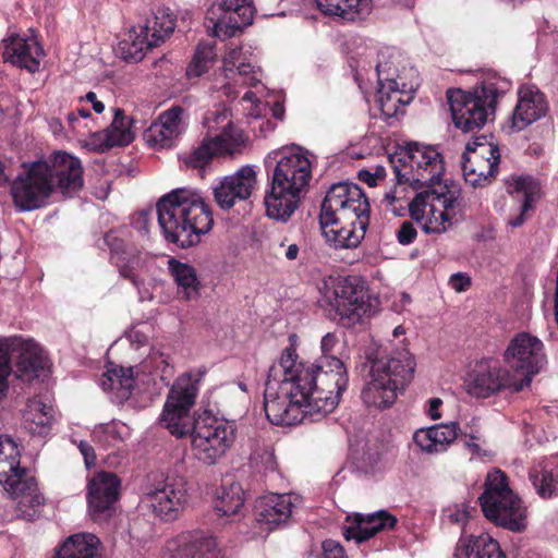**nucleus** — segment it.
Instances as JSON below:
<instances>
[{
	"label": "nucleus",
	"mask_w": 558,
	"mask_h": 558,
	"mask_svg": "<svg viewBox=\"0 0 558 558\" xmlns=\"http://www.w3.org/2000/svg\"><path fill=\"white\" fill-rule=\"evenodd\" d=\"M196 383L189 374L175 380L167 397L160 424L178 438L191 435L196 458L213 465L231 447L234 440L233 428L226 423L207 424L193 418L191 409L197 395Z\"/></svg>",
	"instance_id": "f257e3e1"
},
{
	"label": "nucleus",
	"mask_w": 558,
	"mask_h": 558,
	"mask_svg": "<svg viewBox=\"0 0 558 558\" xmlns=\"http://www.w3.org/2000/svg\"><path fill=\"white\" fill-rule=\"evenodd\" d=\"M369 213L368 199L357 184H332L320 206L323 235L335 248L357 247L369 225Z\"/></svg>",
	"instance_id": "f03ea898"
},
{
	"label": "nucleus",
	"mask_w": 558,
	"mask_h": 558,
	"mask_svg": "<svg viewBox=\"0 0 558 558\" xmlns=\"http://www.w3.org/2000/svg\"><path fill=\"white\" fill-rule=\"evenodd\" d=\"M157 214L165 239L182 248L198 244L214 225L211 210L203 197L186 189L162 196L157 203Z\"/></svg>",
	"instance_id": "7ed1b4c3"
},
{
	"label": "nucleus",
	"mask_w": 558,
	"mask_h": 558,
	"mask_svg": "<svg viewBox=\"0 0 558 558\" xmlns=\"http://www.w3.org/2000/svg\"><path fill=\"white\" fill-rule=\"evenodd\" d=\"M281 357H289L292 363L289 371L305 392L310 410L323 416L332 412L348 386L343 362L336 356H325L320 357L318 364L305 365L296 361L298 354L290 348L282 352Z\"/></svg>",
	"instance_id": "20e7f679"
},
{
	"label": "nucleus",
	"mask_w": 558,
	"mask_h": 558,
	"mask_svg": "<svg viewBox=\"0 0 558 558\" xmlns=\"http://www.w3.org/2000/svg\"><path fill=\"white\" fill-rule=\"evenodd\" d=\"M280 155L272 171L270 191L264 203L269 218L286 222L298 207L300 193L308 185L312 167L308 158L300 151Z\"/></svg>",
	"instance_id": "39448f33"
},
{
	"label": "nucleus",
	"mask_w": 558,
	"mask_h": 558,
	"mask_svg": "<svg viewBox=\"0 0 558 558\" xmlns=\"http://www.w3.org/2000/svg\"><path fill=\"white\" fill-rule=\"evenodd\" d=\"M289 357H280L268 371L264 392V410L267 418L275 425L291 426L300 423L304 415H313L307 407L305 392L290 373Z\"/></svg>",
	"instance_id": "423d86ee"
},
{
	"label": "nucleus",
	"mask_w": 558,
	"mask_h": 558,
	"mask_svg": "<svg viewBox=\"0 0 558 558\" xmlns=\"http://www.w3.org/2000/svg\"><path fill=\"white\" fill-rule=\"evenodd\" d=\"M414 369V357L405 349L374 359L371 362V380L362 390L364 403L379 409L391 407L397 391L412 379Z\"/></svg>",
	"instance_id": "0eeeda50"
},
{
	"label": "nucleus",
	"mask_w": 558,
	"mask_h": 558,
	"mask_svg": "<svg viewBox=\"0 0 558 558\" xmlns=\"http://www.w3.org/2000/svg\"><path fill=\"white\" fill-rule=\"evenodd\" d=\"M0 484L17 501V508L26 519H33L44 498L37 483L20 466V450L14 440L0 435Z\"/></svg>",
	"instance_id": "6e6552de"
},
{
	"label": "nucleus",
	"mask_w": 558,
	"mask_h": 558,
	"mask_svg": "<svg viewBox=\"0 0 558 558\" xmlns=\"http://www.w3.org/2000/svg\"><path fill=\"white\" fill-rule=\"evenodd\" d=\"M484 486L485 489L478 498L484 515L509 531L525 530V508L509 487L506 473L495 469L487 474Z\"/></svg>",
	"instance_id": "1a4fd4ad"
},
{
	"label": "nucleus",
	"mask_w": 558,
	"mask_h": 558,
	"mask_svg": "<svg viewBox=\"0 0 558 558\" xmlns=\"http://www.w3.org/2000/svg\"><path fill=\"white\" fill-rule=\"evenodd\" d=\"M397 184L408 183L414 189L434 185L444 173L441 155L430 146L409 143L389 155Z\"/></svg>",
	"instance_id": "9d476101"
},
{
	"label": "nucleus",
	"mask_w": 558,
	"mask_h": 558,
	"mask_svg": "<svg viewBox=\"0 0 558 558\" xmlns=\"http://www.w3.org/2000/svg\"><path fill=\"white\" fill-rule=\"evenodd\" d=\"M499 95L490 82L483 83L473 93L448 89L447 100L456 128L465 133L482 129L494 114Z\"/></svg>",
	"instance_id": "9b49d317"
},
{
	"label": "nucleus",
	"mask_w": 558,
	"mask_h": 558,
	"mask_svg": "<svg viewBox=\"0 0 558 558\" xmlns=\"http://www.w3.org/2000/svg\"><path fill=\"white\" fill-rule=\"evenodd\" d=\"M15 357V375L23 381H33L44 373L47 359L40 347L33 340L19 337L0 339V401L9 391L11 361Z\"/></svg>",
	"instance_id": "f8f14e48"
},
{
	"label": "nucleus",
	"mask_w": 558,
	"mask_h": 558,
	"mask_svg": "<svg viewBox=\"0 0 558 558\" xmlns=\"http://www.w3.org/2000/svg\"><path fill=\"white\" fill-rule=\"evenodd\" d=\"M143 501L155 517L174 521L189 506L187 480L177 473L157 474L146 486Z\"/></svg>",
	"instance_id": "ddd939ff"
},
{
	"label": "nucleus",
	"mask_w": 558,
	"mask_h": 558,
	"mask_svg": "<svg viewBox=\"0 0 558 558\" xmlns=\"http://www.w3.org/2000/svg\"><path fill=\"white\" fill-rule=\"evenodd\" d=\"M24 171L12 182L11 194L15 206L23 211L43 207L53 191V184L47 177L48 166L35 161L23 163Z\"/></svg>",
	"instance_id": "4468645a"
},
{
	"label": "nucleus",
	"mask_w": 558,
	"mask_h": 558,
	"mask_svg": "<svg viewBox=\"0 0 558 558\" xmlns=\"http://www.w3.org/2000/svg\"><path fill=\"white\" fill-rule=\"evenodd\" d=\"M175 28V19L168 8H159L154 13L153 26L148 23L141 25L138 31L133 29L129 39L120 43L124 59L138 62L143 60L147 50L158 47Z\"/></svg>",
	"instance_id": "2eb2a0df"
},
{
	"label": "nucleus",
	"mask_w": 558,
	"mask_h": 558,
	"mask_svg": "<svg viewBox=\"0 0 558 558\" xmlns=\"http://www.w3.org/2000/svg\"><path fill=\"white\" fill-rule=\"evenodd\" d=\"M543 349L542 341L527 332H519L506 349L505 362L514 371L512 375H515L522 388L530 386L533 375L544 365Z\"/></svg>",
	"instance_id": "dca6fc26"
},
{
	"label": "nucleus",
	"mask_w": 558,
	"mask_h": 558,
	"mask_svg": "<svg viewBox=\"0 0 558 558\" xmlns=\"http://www.w3.org/2000/svg\"><path fill=\"white\" fill-rule=\"evenodd\" d=\"M326 299L335 310L333 319L343 326H353L361 320L369 305L365 293L348 278L338 277L325 282Z\"/></svg>",
	"instance_id": "f3484780"
},
{
	"label": "nucleus",
	"mask_w": 558,
	"mask_h": 558,
	"mask_svg": "<svg viewBox=\"0 0 558 558\" xmlns=\"http://www.w3.org/2000/svg\"><path fill=\"white\" fill-rule=\"evenodd\" d=\"M217 122H225L226 125L220 134L215 137H204L202 143L193 148L190 154L182 158L183 162L191 168H204L210 162L215 155H235L241 151L244 143L240 131L231 128V121L226 110L215 112Z\"/></svg>",
	"instance_id": "a211bd4d"
},
{
	"label": "nucleus",
	"mask_w": 558,
	"mask_h": 558,
	"mask_svg": "<svg viewBox=\"0 0 558 558\" xmlns=\"http://www.w3.org/2000/svg\"><path fill=\"white\" fill-rule=\"evenodd\" d=\"M469 395L476 398H488L501 390L521 391L522 384L515 375L489 361L478 362L465 381Z\"/></svg>",
	"instance_id": "6ab92c4d"
},
{
	"label": "nucleus",
	"mask_w": 558,
	"mask_h": 558,
	"mask_svg": "<svg viewBox=\"0 0 558 558\" xmlns=\"http://www.w3.org/2000/svg\"><path fill=\"white\" fill-rule=\"evenodd\" d=\"M120 480L110 472L96 473L87 484L88 513L95 522H102L113 514L119 498Z\"/></svg>",
	"instance_id": "aec40b11"
},
{
	"label": "nucleus",
	"mask_w": 558,
	"mask_h": 558,
	"mask_svg": "<svg viewBox=\"0 0 558 558\" xmlns=\"http://www.w3.org/2000/svg\"><path fill=\"white\" fill-rule=\"evenodd\" d=\"M255 184L256 172L252 167L244 166L219 182L214 189L215 201L221 209L229 210L236 202L250 198Z\"/></svg>",
	"instance_id": "412c9836"
},
{
	"label": "nucleus",
	"mask_w": 558,
	"mask_h": 558,
	"mask_svg": "<svg viewBox=\"0 0 558 558\" xmlns=\"http://www.w3.org/2000/svg\"><path fill=\"white\" fill-rule=\"evenodd\" d=\"M43 162L48 166L47 177L53 189L58 186L62 193L70 194L82 187L83 170L77 158L66 153H57Z\"/></svg>",
	"instance_id": "4be33fe9"
},
{
	"label": "nucleus",
	"mask_w": 558,
	"mask_h": 558,
	"mask_svg": "<svg viewBox=\"0 0 558 558\" xmlns=\"http://www.w3.org/2000/svg\"><path fill=\"white\" fill-rule=\"evenodd\" d=\"M185 110L180 106H173L159 116V121L153 123L144 133V138L149 146L169 148L174 140L184 131Z\"/></svg>",
	"instance_id": "5701e85b"
},
{
	"label": "nucleus",
	"mask_w": 558,
	"mask_h": 558,
	"mask_svg": "<svg viewBox=\"0 0 558 558\" xmlns=\"http://www.w3.org/2000/svg\"><path fill=\"white\" fill-rule=\"evenodd\" d=\"M345 521L350 525L343 527L344 538L347 541L355 539L359 544L369 539L380 531L393 529L397 523L396 517L385 510L368 514H348Z\"/></svg>",
	"instance_id": "b1692460"
},
{
	"label": "nucleus",
	"mask_w": 558,
	"mask_h": 558,
	"mask_svg": "<svg viewBox=\"0 0 558 558\" xmlns=\"http://www.w3.org/2000/svg\"><path fill=\"white\" fill-rule=\"evenodd\" d=\"M518 104L512 112V126L521 131L546 116L548 104L545 95L536 87L524 85L518 92Z\"/></svg>",
	"instance_id": "393cba45"
},
{
	"label": "nucleus",
	"mask_w": 558,
	"mask_h": 558,
	"mask_svg": "<svg viewBox=\"0 0 558 558\" xmlns=\"http://www.w3.org/2000/svg\"><path fill=\"white\" fill-rule=\"evenodd\" d=\"M293 508L292 495L269 494L256 500L255 515L259 523L274 529L289 522Z\"/></svg>",
	"instance_id": "a878e982"
},
{
	"label": "nucleus",
	"mask_w": 558,
	"mask_h": 558,
	"mask_svg": "<svg viewBox=\"0 0 558 558\" xmlns=\"http://www.w3.org/2000/svg\"><path fill=\"white\" fill-rule=\"evenodd\" d=\"M44 54L43 48L39 46L35 37L12 36L4 46L3 58L21 68L35 72L39 66V58Z\"/></svg>",
	"instance_id": "bb28decb"
},
{
	"label": "nucleus",
	"mask_w": 558,
	"mask_h": 558,
	"mask_svg": "<svg viewBox=\"0 0 558 558\" xmlns=\"http://www.w3.org/2000/svg\"><path fill=\"white\" fill-rule=\"evenodd\" d=\"M454 558H506L499 543L488 534L462 536L456 546Z\"/></svg>",
	"instance_id": "cd10ccee"
},
{
	"label": "nucleus",
	"mask_w": 558,
	"mask_h": 558,
	"mask_svg": "<svg viewBox=\"0 0 558 558\" xmlns=\"http://www.w3.org/2000/svg\"><path fill=\"white\" fill-rule=\"evenodd\" d=\"M459 425L456 422L434 425L427 429L417 430L414 434V441L424 451L439 452L458 437Z\"/></svg>",
	"instance_id": "c85d7f7f"
},
{
	"label": "nucleus",
	"mask_w": 558,
	"mask_h": 558,
	"mask_svg": "<svg viewBox=\"0 0 558 558\" xmlns=\"http://www.w3.org/2000/svg\"><path fill=\"white\" fill-rule=\"evenodd\" d=\"M168 268L178 284V293L186 301L196 300L199 296L201 282L197 279L195 269L178 259L170 258Z\"/></svg>",
	"instance_id": "c756f323"
},
{
	"label": "nucleus",
	"mask_w": 558,
	"mask_h": 558,
	"mask_svg": "<svg viewBox=\"0 0 558 558\" xmlns=\"http://www.w3.org/2000/svg\"><path fill=\"white\" fill-rule=\"evenodd\" d=\"M100 385L105 391H112L122 403L130 398L135 386L133 368H108L102 374Z\"/></svg>",
	"instance_id": "7c9ffc66"
},
{
	"label": "nucleus",
	"mask_w": 558,
	"mask_h": 558,
	"mask_svg": "<svg viewBox=\"0 0 558 558\" xmlns=\"http://www.w3.org/2000/svg\"><path fill=\"white\" fill-rule=\"evenodd\" d=\"M99 544L94 534H74L63 543L54 558H98Z\"/></svg>",
	"instance_id": "2f4dec72"
},
{
	"label": "nucleus",
	"mask_w": 558,
	"mask_h": 558,
	"mask_svg": "<svg viewBox=\"0 0 558 558\" xmlns=\"http://www.w3.org/2000/svg\"><path fill=\"white\" fill-rule=\"evenodd\" d=\"M318 9L326 15L355 21L371 11V0H316Z\"/></svg>",
	"instance_id": "473e14b6"
},
{
	"label": "nucleus",
	"mask_w": 558,
	"mask_h": 558,
	"mask_svg": "<svg viewBox=\"0 0 558 558\" xmlns=\"http://www.w3.org/2000/svg\"><path fill=\"white\" fill-rule=\"evenodd\" d=\"M507 191L512 195L517 194L519 201L522 202L520 215L509 221L511 227L518 228L525 221L524 215L532 208L537 197L538 185L531 177H518L508 183Z\"/></svg>",
	"instance_id": "72a5a7b5"
},
{
	"label": "nucleus",
	"mask_w": 558,
	"mask_h": 558,
	"mask_svg": "<svg viewBox=\"0 0 558 558\" xmlns=\"http://www.w3.org/2000/svg\"><path fill=\"white\" fill-rule=\"evenodd\" d=\"M134 138V133L130 128V121L124 116L122 109L114 110V118L110 126L105 131L102 145L105 148L129 145Z\"/></svg>",
	"instance_id": "f704fd0d"
},
{
	"label": "nucleus",
	"mask_w": 558,
	"mask_h": 558,
	"mask_svg": "<svg viewBox=\"0 0 558 558\" xmlns=\"http://www.w3.org/2000/svg\"><path fill=\"white\" fill-rule=\"evenodd\" d=\"M244 505V493L239 483L221 486L215 501V510L220 517L236 514Z\"/></svg>",
	"instance_id": "c9c22d12"
},
{
	"label": "nucleus",
	"mask_w": 558,
	"mask_h": 558,
	"mask_svg": "<svg viewBox=\"0 0 558 558\" xmlns=\"http://www.w3.org/2000/svg\"><path fill=\"white\" fill-rule=\"evenodd\" d=\"M462 159L465 161H495L499 163L500 153L498 145L494 144L485 135L474 137L466 143Z\"/></svg>",
	"instance_id": "e433bc0d"
},
{
	"label": "nucleus",
	"mask_w": 558,
	"mask_h": 558,
	"mask_svg": "<svg viewBox=\"0 0 558 558\" xmlns=\"http://www.w3.org/2000/svg\"><path fill=\"white\" fill-rule=\"evenodd\" d=\"M497 170L498 163H495V161H465L462 159L464 180L474 187L488 182Z\"/></svg>",
	"instance_id": "4c0bfd02"
},
{
	"label": "nucleus",
	"mask_w": 558,
	"mask_h": 558,
	"mask_svg": "<svg viewBox=\"0 0 558 558\" xmlns=\"http://www.w3.org/2000/svg\"><path fill=\"white\" fill-rule=\"evenodd\" d=\"M216 541L211 537L195 538L181 545L170 558H214Z\"/></svg>",
	"instance_id": "58836bf2"
},
{
	"label": "nucleus",
	"mask_w": 558,
	"mask_h": 558,
	"mask_svg": "<svg viewBox=\"0 0 558 558\" xmlns=\"http://www.w3.org/2000/svg\"><path fill=\"white\" fill-rule=\"evenodd\" d=\"M216 60L214 46L209 43H199L194 57L186 68V75L196 78L206 73Z\"/></svg>",
	"instance_id": "ea45409f"
},
{
	"label": "nucleus",
	"mask_w": 558,
	"mask_h": 558,
	"mask_svg": "<svg viewBox=\"0 0 558 558\" xmlns=\"http://www.w3.org/2000/svg\"><path fill=\"white\" fill-rule=\"evenodd\" d=\"M52 412L51 407L46 405L40 400H33L28 404L26 420L35 423L37 427H40L39 433H43V429L47 428L52 422Z\"/></svg>",
	"instance_id": "a19ab883"
},
{
	"label": "nucleus",
	"mask_w": 558,
	"mask_h": 558,
	"mask_svg": "<svg viewBox=\"0 0 558 558\" xmlns=\"http://www.w3.org/2000/svg\"><path fill=\"white\" fill-rule=\"evenodd\" d=\"M530 481L541 497H551L558 489V480L551 472L535 471L530 473Z\"/></svg>",
	"instance_id": "79ce46f5"
},
{
	"label": "nucleus",
	"mask_w": 558,
	"mask_h": 558,
	"mask_svg": "<svg viewBox=\"0 0 558 558\" xmlns=\"http://www.w3.org/2000/svg\"><path fill=\"white\" fill-rule=\"evenodd\" d=\"M244 28V25L240 23L239 17L234 14V12L227 13L223 16L219 17L217 22L214 24V34L216 36L223 35L225 37H233L238 33H241Z\"/></svg>",
	"instance_id": "37998d69"
},
{
	"label": "nucleus",
	"mask_w": 558,
	"mask_h": 558,
	"mask_svg": "<svg viewBox=\"0 0 558 558\" xmlns=\"http://www.w3.org/2000/svg\"><path fill=\"white\" fill-rule=\"evenodd\" d=\"M430 217L425 226V231L433 233H441L452 225L453 216L447 210H436L435 205L430 204Z\"/></svg>",
	"instance_id": "c03bdc74"
},
{
	"label": "nucleus",
	"mask_w": 558,
	"mask_h": 558,
	"mask_svg": "<svg viewBox=\"0 0 558 558\" xmlns=\"http://www.w3.org/2000/svg\"><path fill=\"white\" fill-rule=\"evenodd\" d=\"M471 517L469 507L464 504L449 507L445 511V518L453 524L464 525Z\"/></svg>",
	"instance_id": "a18cd8bd"
},
{
	"label": "nucleus",
	"mask_w": 558,
	"mask_h": 558,
	"mask_svg": "<svg viewBox=\"0 0 558 558\" xmlns=\"http://www.w3.org/2000/svg\"><path fill=\"white\" fill-rule=\"evenodd\" d=\"M396 235L401 245H409L415 240L417 231L411 221H403Z\"/></svg>",
	"instance_id": "49530a36"
},
{
	"label": "nucleus",
	"mask_w": 558,
	"mask_h": 558,
	"mask_svg": "<svg viewBox=\"0 0 558 558\" xmlns=\"http://www.w3.org/2000/svg\"><path fill=\"white\" fill-rule=\"evenodd\" d=\"M322 558H345L343 547L333 539H326L323 543Z\"/></svg>",
	"instance_id": "de8ad7c7"
},
{
	"label": "nucleus",
	"mask_w": 558,
	"mask_h": 558,
	"mask_svg": "<svg viewBox=\"0 0 558 558\" xmlns=\"http://www.w3.org/2000/svg\"><path fill=\"white\" fill-rule=\"evenodd\" d=\"M397 102H400V98L398 97L397 93H395V95H388L387 99H385L383 95L379 97L380 109L383 113L388 117L396 114Z\"/></svg>",
	"instance_id": "09e8293b"
},
{
	"label": "nucleus",
	"mask_w": 558,
	"mask_h": 558,
	"mask_svg": "<svg viewBox=\"0 0 558 558\" xmlns=\"http://www.w3.org/2000/svg\"><path fill=\"white\" fill-rule=\"evenodd\" d=\"M234 14L239 17L240 23H242L244 27L251 25L253 22V8L250 3H246L245 0H242V3L238 7Z\"/></svg>",
	"instance_id": "8fccbe9b"
},
{
	"label": "nucleus",
	"mask_w": 558,
	"mask_h": 558,
	"mask_svg": "<svg viewBox=\"0 0 558 558\" xmlns=\"http://www.w3.org/2000/svg\"><path fill=\"white\" fill-rule=\"evenodd\" d=\"M449 283L454 291L462 292L471 286V278L464 274L457 272L450 277Z\"/></svg>",
	"instance_id": "3c124183"
},
{
	"label": "nucleus",
	"mask_w": 558,
	"mask_h": 558,
	"mask_svg": "<svg viewBox=\"0 0 558 558\" xmlns=\"http://www.w3.org/2000/svg\"><path fill=\"white\" fill-rule=\"evenodd\" d=\"M242 56L241 48L231 49L223 58L225 71L233 72L234 68L239 64Z\"/></svg>",
	"instance_id": "603ef678"
},
{
	"label": "nucleus",
	"mask_w": 558,
	"mask_h": 558,
	"mask_svg": "<svg viewBox=\"0 0 558 558\" xmlns=\"http://www.w3.org/2000/svg\"><path fill=\"white\" fill-rule=\"evenodd\" d=\"M78 449L84 457L87 468H90L96 463L95 450L87 441L81 440L78 444Z\"/></svg>",
	"instance_id": "864d4df0"
},
{
	"label": "nucleus",
	"mask_w": 558,
	"mask_h": 558,
	"mask_svg": "<svg viewBox=\"0 0 558 558\" xmlns=\"http://www.w3.org/2000/svg\"><path fill=\"white\" fill-rule=\"evenodd\" d=\"M435 201L438 202L440 206H442L444 210L449 213L456 207L457 204V198L451 192H448L447 194L435 192Z\"/></svg>",
	"instance_id": "5fc2aeb1"
},
{
	"label": "nucleus",
	"mask_w": 558,
	"mask_h": 558,
	"mask_svg": "<svg viewBox=\"0 0 558 558\" xmlns=\"http://www.w3.org/2000/svg\"><path fill=\"white\" fill-rule=\"evenodd\" d=\"M338 344V339L333 333H327L322 339V351L325 356H329V353H332L335 347Z\"/></svg>",
	"instance_id": "6e6d98bb"
},
{
	"label": "nucleus",
	"mask_w": 558,
	"mask_h": 558,
	"mask_svg": "<svg viewBox=\"0 0 558 558\" xmlns=\"http://www.w3.org/2000/svg\"><path fill=\"white\" fill-rule=\"evenodd\" d=\"M241 3L242 0H219L217 2V10L221 11L223 14L235 12Z\"/></svg>",
	"instance_id": "4d7b16f0"
},
{
	"label": "nucleus",
	"mask_w": 558,
	"mask_h": 558,
	"mask_svg": "<svg viewBox=\"0 0 558 558\" xmlns=\"http://www.w3.org/2000/svg\"><path fill=\"white\" fill-rule=\"evenodd\" d=\"M433 198V202L435 201V191H424L421 193H417L416 196L411 201L413 203L414 207H425L427 206V201L429 198Z\"/></svg>",
	"instance_id": "13d9d810"
},
{
	"label": "nucleus",
	"mask_w": 558,
	"mask_h": 558,
	"mask_svg": "<svg viewBox=\"0 0 558 558\" xmlns=\"http://www.w3.org/2000/svg\"><path fill=\"white\" fill-rule=\"evenodd\" d=\"M84 99H86L88 102L93 105V109L96 113H101L105 110V105L97 99V96L94 92H88ZM81 101L83 98L80 99Z\"/></svg>",
	"instance_id": "bf43d9fd"
},
{
	"label": "nucleus",
	"mask_w": 558,
	"mask_h": 558,
	"mask_svg": "<svg viewBox=\"0 0 558 558\" xmlns=\"http://www.w3.org/2000/svg\"><path fill=\"white\" fill-rule=\"evenodd\" d=\"M357 178L369 186H375L377 182L374 173L365 169L359 171Z\"/></svg>",
	"instance_id": "052dcab7"
},
{
	"label": "nucleus",
	"mask_w": 558,
	"mask_h": 558,
	"mask_svg": "<svg viewBox=\"0 0 558 558\" xmlns=\"http://www.w3.org/2000/svg\"><path fill=\"white\" fill-rule=\"evenodd\" d=\"M442 401L439 398H433L429 400V415L433 420H437L440 417V413L438 412V408L441 405Z\"/></svg>",
	"instance_id": "680f3d73"
},
{
	"label": "nucleus",
	"mask_w": 558,
	"mask_h": 558,
	"mask_svg": "<svg viewBox=\"0 0 558 558\" xmlns=\"http://www.w3.org/2000/svg\"><path fill=\"white\" fill-rule=\"evenodd\" d=\"M409 211L411 217L416 221L422 220L425 216V207H414L411 202L409 203Z\"/></svg>",
	"instance_id": "e2e57ef3"
},
{
	"label": "nucleus",
	"mask_w": 558,
	"mask_h": 558,
	"mask_svg": "<svg viewBox=\"0 0 558 558\" xmlns=\"http://www.w3.org/2000/svg\"><path fill=\"white\" fill-rule=\"evenodd\" d=\"M299 246L294 243L292 244H289L286 252H284V256L287 259L289 260H294L298 258V255H299Z\"/></svg>",
	"instance_id": "0e129e2a"
},
{
	"label": "nucleus",
	"mask_w": 558,
	"mask_h": 558,
	"mask_svg": "<svg viewBox=\"0 0 558 558\" xmlns=\"http://www.w3.org/2000/svg\"><path fill=\"white\" fill-rule=\"evenodd\" d=\"M120 274L124 278L130 279L133 282L134 286H138L137 277L134 275L132 269H130L129 267H126V266L125 267H120Z\"/></svg>",
	"instance_id": "69168bd1"
},
{
	"label": "nucleus",
	"mask_w": 558,
	"mask_h": 558,
	"mask_svg": "<svg viewBox=\"0 0 558 558\" xmlns=\"http://www.w3.org/2000/svg\"><path fill=\"white\" fill-rule=\"evenodd\" d=\"M234 70H236L240 75H246L253 72V65L251 63L240 61Z\"/></svg>",
	"instance_id": "338daca9"
},
{
	"label": "nucleus",
	"mask_w": 558,
	"mask_h": 558,
	"mask_svg": "<svg viewBox=\"0 0 558 558\" xmlns=\"http://www.w3.org/2000/svg\"><path fill=\"white\" fill-rule=\"evenodd\" d=\"M474 439H477V437L475 435H471L470 436V440H465V446L469 448V450L472 452V453H476V454H480L481 453V447L478 444L474 442L473 440Z\"/></svg>",
	"instance_id": "774afa93"
}]
</instances>
